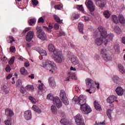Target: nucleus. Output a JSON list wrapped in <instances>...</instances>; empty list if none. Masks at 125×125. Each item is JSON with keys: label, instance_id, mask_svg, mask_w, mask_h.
<instances>
[{"label": "nucleus", "instance_id": "c85d7f7f", "mask_svg": "<svg viewBox=\"0 0 125 125\" xmlns=\"http://www.w3.org/2000/svg\"><path fill=\"white\" fill-rule=\"evenodd\" d=\"M25 89L28 90V91H34L35 88H34V86L33 85H27L25 87Z\"/></svg>", "mask_w": 125, "mask_h": 125}, {"label": "nucleus", "instance_id": "b1692460", "mask_svg": "<svg viewBox=\"0 0 125 125\" xmlns=\"http://www.w3.org/2000/svg\"><path fill=\"white\" fill-rule=\"evenodd\" d=\"M94 105L96 110H97L98 111H101V110L102 109L101 106H100V104H99L98 102L95 101L94 102Z\"/></svg>", "mask_w": 125, "mask_h": 125}, {"label": "nucleus", "instance_id": "37998d69", "mask_svg": "<svg viewBox=\"0 0 125 125\" xmlns=\"http://www.w3.org/2000/svg\"><path fill=\"white\" fill-rule=\"evenodd\" d=\"M54 7L55 9H62V8H63V4H61L60 5H55Z\"/></svg>", "mask_w": 125, "mask_h": 125}, {"label": "nucleus", "instance_id": "5701e85b", "mask_svg": "<svg viewBox=\"0 0 125 125\" xmlns=\"http://www.w3.org/2000/svg\"><path fill=\"white\" fill-rule=\"evenodd\" d=\"M60 96L62 100L67 98V94H66V92H65L63 90H61Z\"/></svg>", "mask_w": 125, "mask_h": 125}, {"label": "nucleus", "instance_id": "f257e3e1", "mask_svg": "<svg viewBox=\"0 0 125 125\" xmlns=\"http://www.w3.org/2000/svg\"><path fill=\"white\" fill-rule=\"evenodd\" d=\"M98 29L101 33V36H96L95 38V44L96 45L98 46L102 45V44L107 45L108 42L113 41L114 34H107V31L102 26H99Z\"/></svg>", "mask_w": 125, "mask_h": 125}, {"label": "nucleus", "instance_id": "7ed1b4c3", "mask_svg": "<svg viewBox=\"0 0 125 125\" xmlns=\"http://www.w3.org/2000/svg\"><path fill=\"white\" fill-rule=\"evenodd\" d=\"M40 65L41 67H43L46 69V70H48V71L51 72V73H54V71H56V70H57L56 64H55L53 62H51L50 61H44Z\"/></svg>", "mask_w": 125, "mask_h": 125}, {"label": "nucleus", "instance_id": "49530a36", "mask_svg": "<svg viewBox=\"0 0 125 125\" xmlns=\"http://www.w3.org/2000/svg\"><path fill=\"white\" fill-rule=\"evenodd\" d=\"M79 17V15L74 14L72 16V20H76V19H78Z\"/></svg>", "mask_w": 125, "mask_h": 125}, {"label": "nucleus", "instance_id": "4d7b16f0", "mask_svg": "<svg viewBox=\"0 0 125 125\" xmlns=\"http://www.w3.org/2000/svg\"><path fill=\"white\" fill-rule=\"evenodd\" d=\"M107 117L109 118V119H110V120H111V119H112V116H111V112L107 111Z\"/></svg>", "mask_w": 125, "mask_h": 125}, {"label": "nucleus", "instance_id": "052dcab7", "mask_svg": "<svg viewBox=\"0 0 125 125\" xmlns=\"http://www.w3.org/2000/svg\"><path fill=\"white\" fill-rule=\"evenodd\" d=\"M95 83L97 85V88L99 89V88H100V83H99V82H95Z\"/></svg>", "mask_w": 125, "mask_h": 125}, {"label": "nucleus", "instance_id": "f704fd0d", "mask_svg": "<svg viewBox=\"0 0 125 125\" xmlns=\"http://www.w3.org/2000/svg\"><path fill=\"white\" fill-rule=\"evenodd\" d=\"M110 12H109V11H105L104 12V17L105 18H109V17H110Z\"/></svg>", "mask_w": 125, "mask_h": 125}, {"label": "nucleus", "instance_id": "6e6552de", "mask_svg": "<svg viewBox=\"0 0 125 125\" xmlns=\"http://www.w3.org/2000/svg\"><path fill=\"white\" fill-rule=\"evenodd\" d=\"M67 58L69 60L71 61L72 64H73L74 66L76 65L79 64V61L78 59H77V57L75 56V55L72 53H69L67 54Z\"/></svg>", "mask_w": 125, "mask_h": 125}, {"label": "nucleus", "instance_id": "c03bdc74", "mask_svg": "<svg viewBox=\"0 0 125 125\" xmlns=\"http://www.w3.org/2000/svg\"><path fill=\"white\" fill-rule=\"evenodd\" d=\"M13 42H15L14 40V38H13L12 36L9 37V39L8 40V42H9L10 43H12Z\"/></svg>", "mask_w": 125, "mask_h": 125}, {"label": "nucleus", "instance_id": "aec40b11", "mask_svg": "<svg viewBox=\"0 0 125 125\" xmlns=\"http://www.w3.org/2000/svg\"><path fill=\"white\" fill-rule=\"evenodd\" d=\"M43 83H41L38 85V93L39 94H42V91L43 90Z\"/></svg>", "mask_w": 125, "mask_h": 125}, {"label": "nucleus", "instance_id": "a878e982", "mask_svg": "<svg viewBox=\"0 0 125 125\" xmlns=\"http://www.w3.org/2000/svg\"><path fill=\"white\" fill-rule=\"evenodd\" d=\"M78 29L79 30V32L81 33V34H83V24L82 22H79L78 23Z\"/></svg>", "mask_w": 125, "mask_h": 125}, {"label": "nucleus", "instance_id": "e433bc0d", "mask_svg": "<svg viewBox=\"0 0 125 125\" xmlns=\"http://www.w3.org/2000/svg\"><path fill=\"white\" fill-rule=\"evenodd\" d=\"M5 125H12V121L11 119H7L4 122Z\"/></svg>", "mask_w": 125, "mask_h": 125}, {"label": "nucleus", "instance_id": "f03ea898", "mask_svg": "<svg viewBox=\"0 0 125 125\" xmlns=\"http://www.w3.org/2000/svg\"><path fill=\"white\" fill-rule=\"evenodd\" d=\"M73 104H80L81 110L83 114H89L91 112V108L86 104V97L83 95H80L79 97L75 96L72 99Z\"/></svg>", "mask_w": 125, "mask_h": 125}, {"label": "nucleus", "instance_id": "a211bd4d", "mask_svg": "<svg viewBox=\"0 0 125 125\" xmlns=\"http://www.w3.org/2000/svg\"><path fill=\"white\" fill-rule=\"evenodd\" d=\"M48 50L49 51H51L52 53V56L54 55V52L56 51V50H58V49H55V47L53 44H50L48 46Z\"/></svg>", "mask_w": 125, "mask_h": 125}, {"label": "nucleus", "instance_id": "774afa93", "mask_svg": "<svg viewBox=\"0 0 125 125\" xmlns=\"http://www.w3.org/2000/svg\"><path fill=\"white\" fill-rule=\"evenodd\" d=\"M21 92L22 93H24V87H21Z\"/></svg>", "mask_w": 125, "mask_h": 125}, {"label": "nucleus", "instance_id": "cd10ccee", "mask_svg": "<svg viewBox=\"0 0 125 125\" xmlns=\"http://www.w3.org/2000/svg\"><path fill=\"white\" fill-rule=\"evenodd\" d=\"M118 69H119L120 72L122 74H125V67H124V66H123V65H122L121 64H118Z\"/></svg>", "mask_w": 125, "mask_h": 125}, {"label": "nucleus", "instance_id": "bf43d9fd", "mask_svg": "<svg viewBox=\"0 0 125 125\" xmlns=\"http://www.w3.org/2000/svg\"><path fill=\"white\" fill-rule=\"evenodd\" d=\"M28 78L31 79V80H34V79H35V75L34 74H31L28 76Z\"/></svg>", "mask_w": 125, "mask_h": 125}, {"label": "nucleus", "instance_id": "0e129e2a", "mask_svg": "<svg viewBox=\"0 0 125 125\" xmlns=\"http://www.w3.org/2000/svg\"><path fill=\"white\" fill-rule=\"evenodd\" d=\"M113 81H114V82H116L117 81H119V77H117V76H114L113 78Z\"/></svg>", "mask_w": 125, "mask_h": 125}, {"label": "nucleus", "instance_id": "473e14b6", "mask_svg": "<svg viewBox=\"0 0 125 125\" xmlns=\"http://www.w3.org/2000/svg\"><path fill=\"white\" fill-rule=\"evenodd\" d=\"M36 20L35 19H32L28 21V23L29 25L31 26H33V25H35L36 24Z\"/></svg>", "mask_w": 125, "mask_h": 125}, {"label": "nucleus", "instance_id": "20e7f679", "mask_svg": "<svg viewBox=\"0 0 125 125\" xmlns=\"http://www.w3.org/2000/svg\"><path fill=\"white\" fill-rule=\"evenodd\" d=\"M54 55L52 56L54 60L59 64L64 62L65 61V57L63 55V53L62 51L59 50H56L54 51Z\"/></svg>", "mask_w": 125, "mask_h": 125}, {"label": "nucleus", "instance_id": "5fc2aeb1", "mask_svg": "<svg viewBox=\"0 0 125 125\" xmlns=\"http://www.w3.org/2000/svg\"><path fill=\"white\" fill-rule=\"evenodd\" d=\"M10 50L11 52H15L16 48L15 47L12 46L10 48Z\"/></svg>", "mask_w": 125, "mask_h": 125}, {"label": "nucleus", "instance_id": "a19ab883", "mask_svg": "<svg viewBox=\"0 0 125 125\" xmlns=\"http://www.w3.org/2000/svg\"><path fill=\"white\" fill-rule=\"evenodd\" d=\"M54 18L56 22L61 23V20H60V18H59V17L57 16V15H54Z\"/></svg>", "mask_w": 125, "mask_h": 125}, {"label": "nucleus", "instance_id": "680f3d73", "mask_svg": "<svg viewBox=\"0 0 125 125\" xmlns=\"http://www.w3.org/2000/svg\"><path fill=\"white\" fill-rule=\"evenodd\" d=\"M54 28L55 30H58L59 29V24H58V23H56L54 25Z\"/></svg>", "mask_w": 125, "mask_h": 125}, {"label": "nucleus", "instance_id": "423d86ee", "mask_svg": "<svg viewBox=\"0 0 125 125\" xmlns=\"http://www.w3.org/2000/svg\"><path fill=\"white\" fill-rule=\"evenodd\" d=\"M36 30L37 31V33L38 34V37L40 40L42 41H47V37H46V35L44 33V32L42 29L41 28V27L38 26L36 27Z\"/></svg>", "mask_w": 125, "mask_h": 125}, {"label": "nucleus", "instance_id": "dca6fc26", "mask_svg": "<svg viewBox=\"0 0 125 125\" xmlns=\"http://www.w3.org/2000/svg\"><path fill=\"white\" fill-rule=\"evenodd\" d=\"M34 32L29 31L26 36V40L27 42H31L33 38H34Z\"/></svg>", "mask_w": 125, "mask_h": 125}, {"label": "nucleus", "instance_id": "58836bf2", "mask_svg": "<svg viewBox=\"0 0 125 125\" xmlns=\"http://www.w3.org/2000/svg\"><path fill=\"white\" fill-rule=\"evenodd\" d=\"M29 99L30 100L31 102L33 103V104H36V103H37V100L33 97H29Z\"/></svg>", "mask_w": 125, "mask_h": 125}, {"label": "nucleus", "instance_id": "bb28decb", "mask_svg": "<svg viewBox=\"0 0 125 125\" xmlns=\"http://www.w3.org/2000/svg\"><path fill=\"white\" fill-rule=\"evenodd\" d=\"M43 28L44 29H45V30H47V32H51V30H52L53 28V25H52V24L50 23L48 25V27L45 26H43Z\"/></svg>", "mask_w": 125, "mask_h": 125}, {"label": "nucleus", "instance_id": "09e8293b", "mask_svg": "<svg viewBox=\"0 0 125 125\" xmlns=\"http://www.w3.org/2000/svg\"><path fill=\"white\" fill-rule=\"evenodd\" d=\"M15 59V58L14 57H12L9 62V64L10 65H12V64H13V63H14Z\"/></svg>", "mask_w": 125, "mask_h": 125}, {"label": "nucleus", "instance_id": "6ab92c4d", "mask_svg": "<svg viewBox=\"0 0 125 125\" xmlns=\"http://www.w3.org/2000/svg\"><path fill=\"white\" fill-rule=\"evenodd\" d=\"M5 114L9 117H12L14 115L13 111L10 108H7L5 109Z\"/></svg>", "mask_w": 125, "mask_h": 125}, {"label": "nucleus", "instance_id": "8fccbe9b", "mask_svg": "<svg viewBox=\"0 0 125 125\" xmlns=\"http://www.w3.org/2000/svg\"><path fill=\"white\" fill-rule=\"evenodd\" d=\"M44 22V19L42 17H41L38 20V23H43Z\"/></svg>", "mask_w": 125, "mask_h": 125}, {"label": "nucleus", "instance_id": "f8f14e48", "mask_svg": "<svg viewBox=\"0 0 125 125\" xmlns=\"http://www.w3.org/2000/svg\"><path fill=\"white\" fill-rule=\"evenodd\" d=\"M115 92L118 96H123L125 93V89L121 86H118L115 89Z\"/></svg>", "mask_w": 125, "mask_h": 125}, {"label": "nucleus", "instance_id": "4c0bfd02", "mask_svg": "<svg viewBox=\"0 0 125 125\" xmlns=\"http://www.w3.org/2000/svg\"><path fill=\"white\" fill-rule=\"evenodd\" d=\"M62 103H63L64 105H69V101L68 100V98L62 99Z\"/></svg>", "mask_w": 125, "mask_h": 125}, {"label": "nucleus", "instance_id": "39448f33", "mask_svg": "<svg viewBox=\"0 0 125 125\" xmlns=\"http://www.w3.org/2000/svg\"><path fill=\"white\" fill-rule=\"evenodd\" d=\"M47 99L48 100H52L54 105L57 106L58 108H61L62 107V102L58 97H54L51 94H49L47 96Z\"/></svg>", "mask_w": 125, "mask_h": 125}, {"label": "nucleus", "instance_id": "9b49d317", "mask_svg": "<svg viewBox=\"0 0 125 125\" xmlns=\"http://www.w3.org/2000/svg\"><path fill=\"white\" fill-rule=\"evenodd\" d=\"M85 83L86 87L88 88H92V83L93 80L91 78H87L85 80Z\"/></svg>", "mask_w": 125, "mask_h": 125}, {"label": "nucleus", "instance_id": "0eeeda50", "mask_svg": "<svg viewBox=\"0 0 125 125\" xmlns=\"http://www.w3.org/2000/svg\"><path fill=\"white\" fill-rule=\"evenodd\" d=\"M100 53L105 61H111L112 57L109 55L108 51L106 49H102Z\"/></svg>", "mask_w": 125, "mask_h": 125}, {"label": "nucleus", "instance_id": "393cba45", "mask_svg": "<svg viewBox=\"0 0 125 125\" xmlns=\"http://www.w3.org/2000/svg\"><path fill=\"white\" fill-rule=\"evenodd\" d=\"M51 111L54 115H56L57 114V108L54 105H52L51 106Z\"/></svg>", "mask_w": 125, "mask_h": 125}, {"label": "nucleus", "instance_id": "4be33fe9", "mask_svg": "<svg viewBox=\"0 0 125 125\" xmlns=\"http://www.w3.org/2000/svg\"><path fill=\"white\" fill-rule=\"evenodd\" d=\"M32 109L34 110L35 112L38 113V114H41V113H42V109H40V108H39V106L36 105H34L32 106Z\"/></svg>", "mask_w": 125, "mask_h": 125}, {"label": "nucleus", "instance_id": "412c9836", "mask_svg": "<svg viewBox=\"0 0 125 125\" xmlns=\"http://www.w3.org/2000/svg\"><path fill=\"white\" fill-rule=\"evenodd\" d=\"M36 50L38 51L42 56H46V51H45V50H44L42 49H41L40 48H38V49H36Z\"/></svg>", "mask_w": 125, "mask_h": 125}, {"label": "nucleus", "instance_id": "c756f323", "mask_svg": "<svg viewBox=\"0 0 125 125\" xmlns=\"http://www.w3.org/2000/svg\"><path fill=\"white\" fill-rule=\"evenodd\" d=\"M21 73V75H23L24 76H27V75L29 74V73H28V71H27V70L25 69L24 67H22L20 70Z\"/></svg>", "mask_w": 125, "mask_h": 125}, {"label": "nucleus", "instance_id": "13d9d810", "mask_svg": "<svg viewBox=\"0 0 125 125\" xmlns=\"http://www.w3.org/2000/svg\"><path fill=\"white\" fill-rule=\"evenodd\" d=\"M5 70L6 72H10L11 70V68H10V66L9 65H7V67L5 68Z\"/></svg>", "mask_w": 125, "mask_h": 125}, {"label": "nucleus", "instance_id": "1a4fd4ad", "mask_svg": "<svg viewBox=\"0 0 125 125\" xmlns=\"http://www.w3.org/2000/svg\"><path fill=\"white\" fill-rule=\"evenodd\" d=\"M75 123L78 125H84V121L82 115L78 114L75 117Z\"/></svg>", "mask_w": 125, "mask_h": 125}, {"label": "nucleus", "instance_id": "79ce46f5", "mask_svg": "<svg viewBox=\"0 0 125 125\" xmlns=\"http://www.w3.org/2000/svg\"><path fill=\"white\" fill-rule=\"evenodd\" d=\"M70 77L72 80H76L78 79V77H77V75L75 73L70 74Z\"/></svg>", "mask_w": 125, "mask_h": 125}, {"label": "nucleus", "instance_id": "72a5a7b5", "mask_svg": "<svg viewBox=\"0 0 125 125\" xmlns=\"http://www.w3.org/2000/svg\"><path fill=\"white\" fill-rule=\"evenodd\" d=\"M86 92H89L90 94H91V93H93V92H94V91H95V87H92L91 88L86 89Z\"/></svg>", "mask_w": 125, "mask_h": 125}, {"label": "nucleus", "instance_id": "69168bd1", "mask_svg": "<svg viewBox=\"0 0 125 125\" xmlns=\"http://www.w3.org/2000/svg\"><path fill=\"white\" fill-rule=\"evenodd\" d=\"M94 125H105V122H103V123L100 122L99 123H96Z\"/></svg>", "mask_w": 125, "mask_h": 125}, {"label": "nucleus", "instance_id": "ddd939ff", "mask_svg": "<svg viewBox=\"0 0 125 125\" xmlns=\"http://www.w3.org/2000/svg\"><path fill=\"white\" fill-rule=\"evenodd\" d=\"M24 119L27 121H30L32 119V111L31 110H26L24 113Z\"/></svg>", "mask_w": 125, "mask_h": 125}, {"label": "nucleus", "instance_id": "9d476101", "mask_svg": "<svg viewBox=\"0 0 125 125\" xmlns=\"http://www.w3.org/2000/svg\"><path fill=\"white\" fill-rule=\"evenodd\" d=\"M85 4L90 12H93V11L95 10V6L93 4V3L91 0H86Z\"/></svg>", "mask_w": 125, "mask_h": 125}, {"label": "nucleus", "instance_id": "de8ad7c7", "mask_svg": "<svg viewBox=\"0 0 125 125\" xmlns=\"http://www.w3.org/2000/svg\"><path fill=\"white\" fill-rule=\"evenodd\" d=\"M77 7L79 10H80V11H82V12H83L84 11V9L82 5H77Z\"/></svg>", "mask_w": 125, "mask_h": 125}, {"label": "nucleus", "instance_id": "2f4dec72", "mask_svg": "<svg viewBox=\"0 0 125 125\" xmlns=\"http://www.w3.org/2000/svg\"><path fill=\"white\" fill-rule=\"evenodd\" d=\"M1 90H2L3 93H4V94H7V93H8V92H9L8 88H7V86H6V85L2 86Z\"/></svg>", "mask_w": 125, "mask_h": 125}, {"label": "nucleus", "instance_id": "ea45409f", "mask_svg": "<svg viewBox=\"0 0 125 125\" xmlns=\"http://www.w3.org/2000/svg\"><path fill=\"white\" fill-rule=\"evenodd\" d=\"M112 19H113L114 23H115V24L118 23V17H117V16L113 15Z\"/></svg>", "mask_w": 125, "mask_h": 125}, {"label": "nucleus", "instance_id": "c9c22d12", "mask_svg": "<svg viewBox=\"0 0 125 125\" xmlns=\"http://www.w3.org/2000/svg\"><path fill=\"white\" fill-rule=\"evenodd\" d=\"M68 121H67L66 118H62L61 120V124H62V125H66Z\"/></svg>", "mask_w": 125, "mask_h": 125}, {"label": "nucleus", "instance_id": "a18cd8bd", "mask_svg": "<svg viewBox=\"0 0 125 125\" xmlns=\"http://www.w3.org/2000/svg\"><path fill=\"white\" fill-rule=\"evenodd\" d=\"M115 30L116 32V33H117L118 34H121V33H122V30H121V28H119V27H115Z\"/></svg>", "mask_w": 125, "mask_h": 125}, {"label": "nucleus", "instance_id": "e2e57ef3", "mask_svg": "<svg viewBox=\"0 0 125 125\" xmlns=\"http://www.w3.org/2000/svg\"><path fill=\"white\" fill-rule=\"evenodd\" d=\"M11 78H12V74H9L6 77V79L7 80H10V79H11Z\"/></svg>", "mask_w": 125, "mask_h": 125}, {"label": "nucleus", "instance_id": "864d4df0", "mask_svg": "<svg viewBox=\"0 0 125 125\" xmlns=\"http://www.w3.org/2000/svg\"><path fill=\"white\" fill-rule=\"evenodd\" d=\"M32 4L34 5H38V3H39V1H38V0H32Z\"/></svg>", "mask_w": 125, "mask_h": 125}, {"label": "nucleus", "instance_id": "2eb2a0df", "mask_svg": "<svg viewBox=\"0 0 125 125\" xmlns=\"http://www.w3.org/2000/svg\"><path fill=\"white\" fill-rule=\"evenodd\" d=\"M117 97L113 95L110 96L107 99V103H109V104H112V103H114V101H116V102H118V100H117Z\"/></svg>", "mask_w": 125, "mask_h": 125}, {"label": "nucleus", "instance_id": "f3484780", "mask_svg": "<svg viewBox=\"0 0 125 125\" xmlns=\"http://www.w3.org/2000/svg\"><path fill=\"white\" fill-rule=\"evenodd\" d=\"M96 4L100 7H104L106 4L105 0H96Z\"/></svg>", "mask_w": 125, "mask_h": 125}, {"label": "nucleus", "instance_id": "4468645a", "mask_svg": "<svg viewBox=\"0 0 125 125\" xmlns=\"http://www.w3.org/2000/svg\"><path fill=\"white\" fill-rule=\"evenodd\" d=\"M48 83L50 86H51L52 88H54L55 86H56V83H55V79H54V77H51L48 79Z\"/></svg>", "mask_w": 125, "mask_h": 125}, {"label": "nucleus", "instance_id": "7c9ffc66", "mask_svg": "<svg viewBox=\"0 0 125 125\" xmlns=\"http://www.w3.org/2000/svg\"><path fill=\"white\" fill-rule=\"evenodd\" d=\"M119 22L121 24H124L125 22V18L124 17V16L123 15H119L118 16Z\"/></svg>", "mask_w": 125, "mask_h": 125}, {"label": "nucleus", "instance_id": "6e6d98bb", "mask_svg": "<svg viewBox=\"0 0 125 125\" xmlns=\"http://www.w3.org/2000/svg\"><path fill=\"white\" fill-rule=\"evenodd\" d=\"M83 20H84L85 22H87V21H89V18L87 17L84 16L83 17Z\"/></svg>", "mask_w": 125, "mask_h": 125}, {"label": "nucleus", "instance_id": "603ef678", "mask_svg": "<svg viewBox=\"0 0 125 125\" xmlns=\"http://www.w3.org/2000/svg\"><path fill=\"white\" fill-rule=\"evenodd\" d=\"M1 61H2V62H3L4 63H7L8 62V60H7V58H6V57H4L3 58H2L1 59Z\"/></svg>", "mask_w": 125, "mask_h": 125}, {"label": "nucleus", "instance_id": "3c124183", "mask_svg": "<svg viewBox=\"0 0 125 125\" xmlns=\"http://www.w3.org/2000/svg\"><path fill=\"white\" fill-rule=\"evenodd\" d=\"M60 116L62 119H66V114L64 112H61L60 113Z\"/></svg>", "mask_w": 125, "mask_h": 125}, {"label": "nucleus", "instance_id": "338daca9", "mask_svg": "<svg viewBox=\"0 0 125 125\" xmlns=\"http://www.w3.org/2000/svg\"><path fill=\"white\" fill-rule=\"evenodd\" d=\"M24 66L25 67H29L30 66V63L28 62H26L24 63Z\"/></svg>", "mask_w": 125, "mask_h": 125}]
</instances>
